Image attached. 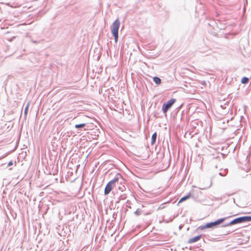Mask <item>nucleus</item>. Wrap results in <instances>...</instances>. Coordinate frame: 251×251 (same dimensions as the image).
<instances>
[{"label":"nucleus","instance_id":"obj_1","mask_svg":"<svg viewBox=\"0 0 251 251\" xmlns=\"http://www.w3.org/2000/svg\"><path fill=\"white\" fill-rule=\"evenodd\" d=\"M229 217H224L222 218L219 219L214 222H211L209 223H207L204 225L201 226L199 227V229L200 230H204L207 228H212L213 229L214 228H216L219 226V225L223 224L226 219H227Z\"/></svg>","mask_w":251,"mask_h":251},{"label":"nucleus","instance_id":"obj_2","mask_svg":"<svg viewBox=\"0 0 251 251\" xmlns=\"http://www.w3.org/2000/svg\"><path fill=\"white\" fill-rule=\"evenodd\" d=\"M120 25V22L118 20H115L112 25L111 32L114 37V40L116 43L118 39V30Z\"/></svg>","mask_w":251,"mask_h":251},{"label":"nucleus","instance_id":"obj_3","mask_svg":"<svg viewBox=\"0 0 251 251\" xmlns=\"http://www.w3.org/2000/svg\"><path fill=\"white\" fill-rule=\"evenodd\" d=\"M241 223H244V217H239L236 218H235L231 221H230L229 223L227 224H226L224 225H223L221 227H225L228 226H230L232 225L238 224H241Z\"/></svg>","mask_w":251,"mask_h":251},{"label":"nucleus","instance_id":"obj_4","mask_svg":"<svg viewBox=\"0 0 251 251\" xmlns=\"http://www.w3.org/2000/svg\"><path fill=\"white\" fill-rule=\"evenodd\" d=\"M176 101L175 99H171L168 101L166 103H164L162 107V110H168L170 108L171 106L175 103Z\"/></svg>","mask_w":251,"mask_h":251},{"label":"nucleus","instance_id":"obj_5","mask_svg":"<svg viewBox=\"0 0 251 251\" xmlns=\"http://www.w3.org/2000/svg\"><path fill=\"white\" fill-rule=\"evenodd\" d=\"M112 182L109 181L108 183L106 184L104 194L105 195H108L112 190L113 187H114V185L111 184Z\"/></svg>","mask_w":251,"mask_h":251},{"label":"nucleus","instance_id":"obj_6","mask_svg":"<svg viewBox=\"0 0 251 251\" xmlns=\"http://www.w3.org/2000/svg\"><path fill=\"white\" fill-rule=\"evenodd\" d=\"M201 238V235H199L198 236H196L195 237H194L193 238H191L189 239L188 241V243L189 244H192L195 242H196L200 240V239Z\"/></svg>","mask_w":251,"mask_h":251},{"label":"nucleus","instance_id":"obj_7","mask_svg":"<svg viewBox=\"0 0 251 251\" xmlns=\"http://www.w3.org/2000/svg\"><path fill=\"white\" fill-rule=\"evenodd\" d=\"M121 177V175L118 173L116 174V176H115V177L112 179L110 181V182H112L111 184L112 185H115V183L116 182H118L119 179Z\"/></svg>","mask_w":251,"mask_h":251},{"label":"nucleus","instance_id":"obj_8","mask_svg":"<svg viewBox=\"0 0 251 251\" xmlns=\"http://www.w3.org/2000/svg\"><path fill=\"white\" fill-rule=\"evenodd\" d=\"M191 197V193L190 192L189 194H188L187 195L183 196L182 197L179 201H178V203H181L188 199H189Z\"/></svg>","mask_w":251,"mask_h":251},{"label":"nucleus","instance_id":"obj_9","mask_svg":"<svg viewBox=\"0 0 251 251\" xmlns=\"http://www.w3.org/2000/svg\"><path fill=\"white\" fill-rule=\"evenodd\" d=\"M157 133L156 132H154L151 136V145H153L156 141L157 139Z\"/></svg>","mask_w":251,"mask_h":251},{"label":"nucleus","instance_id":"obj_10","mask_svg":"<svg viewBox=\"0 0 251 251\" xmlns=\"http://www.w3.org/2000/svg\"><path fill=\"white\" fill-rule=\"evenodd\" d=\"M85 126H86V124L82 123V124L75 125V127L76 129H79V128L84 127Z\"/></svg>","mask_w":251,"mask_h":251},{"label":"nucleus","instance_id":"obj_11","mask_svg":"<svg viewBox=\"0 0 251 251\" xmlns=\"http://www.w3.org/2000/svg\"><path fill=\"white\" fill-rule=\"evenodd\" d=\"M153 81L156 84H160L161 82V79L155 76L153 78Z\"/></svg>","mask_w":251,"mask_h":251},{"label":"nucleus","instance_id":"obj_12","mask_svg":"<svg viewBox=\"0 0 251 251\" xmlns=\"http://www.w3.org/2000/svg\"><path fill=\"white\" fill-rule=\"evenodd\" d=\"M191 193V197H194L195 195H197V197H198V194H201V191H198L197 190H192L190 192Z\"/></svg>","mask_w":251,"mask_h":251},{"label":"nucleus","instance_id":"obj_13","mask_svg":"<svg viewBox=\"0 0 251 251\" xmlns=\"http://www.w3.org/2000/svg\"><path fill=\"white\" fill-rule=\"evenodd\" d=\"M243 217L244 223L251 222V216H244Z\"/></svg>","mask_w":251,"mask_h":251},{"label":"nucleus","instance_id":"obj_14","mask_svg":"<svg viewBox=\"0 0 251 251\" xmlns=\"http://www.w3.org/2000/svg\"><path fill=\"white\" fill-rule=\"evenodd\" d=\"M249 81V79L248 77H243L241 79V83L243 84H246Z\"/></svg>","mask_w":251,"mask_h":251},{"label":"nucleus","instance_id":"obj_15","mask_svg":"<svg viewBox=\"0 0 251 251\" xmlns=\"http://www.w3.org/2000/svg\"><path fill=\"white\" fill-rule=\"evenodd\" d=\"M142 213V211L141 210H140L139 208H138L135 212L134 214H135L136 216H139Z\"/></svg>","mask_w":251,"mask_h":251},{"label":"nucleus","instance_id":"obj_16","mask_svg":"<svg viewBox=\"0 0 251 251\" xmlns=\"http://www.w3.org/2000/svg\"><path fill=\"white\" fill-rule=\"evenodd\" d=\"M13 164V161H9V163H8L7 166H12Z\"/></svg>","mask_w":251,"mask_h":251},{"label":"nucleus","instance_id":"obj_17","mask_svg":"<svg viewBox=\"0 0 251 251\" xmlns=\"http://www.w3.org/2000/svg\"><path fill=\"white\" fill-rule=\"evenodd\" d=\"M28 111H24V116H25V118H26V115L28 113Z\"/></svg>","mask_w":251,"mask_h":251},{"label":"nucleus","instance_id":"obj_18","mask_svg":"<svg viewBox=\"0 0 251 251\" xmlns=\"http://www.w3.org/2000/svg\"><path fill=\"white\" fill-rule=\"evenodd\" d=\"M163 111V114H164L165 115H166V112H167L168 111Z\"/></svg>","mask_w":251,"mask_h":251},{"label":"nucleus","instance_id":"obj_19","mask_svg":"<svg viewBox=\"0 0 251 251\" xmlns=\"http://www.w3.org/2000/svg\"><path fill=\"white\" fill-rule=\"evenodd\" d=\"M219 175L220 176H224L222 175V173H219Z\"/></svg>","mask_w":251,"mask_h":251},{"label":"nucleus","instance_id":"obj_20","mask_svg":"<svg viewBox=\"0 0 251 251\" xmlns=\"http://www.w3.org/2000/svg\"><path fill=\"white\" fill-rule=\"evenodd\" d=\"M223 111L224 112V114H226V111Z\"/></svg>","mask_w":251,"mask_h":251},{"label":"nucleus","instance_id":"obj_21","mask_svg":"<svg viewBox=\"0 0 251 251\" xmlns=\"http://www.w3.org/2000/svg\"><path fill=\"white\" fill-rule=\"evenodd\" d=\"M38 112H39V111H37V112L36 113V117L37 116L38 114Z\"/></svg>","mask_w":251,"mask_h":251},{"label":"nucleus","instance_id":"obj_22","mask_svg":"<svg viewBox=\"0 0 251 251\" xmlns=\"http://www.w3.org/2000/svg\"><path fill=\"white\" fill-rule=\"evenodd\" d=\"M215 112H216L215 113H214V114H215L216 113H218V111L217 110H216Z\"/></svg>","mask_w":251,"mask_h":251},{"label":"nucleus","instance_id":"obj_23","mask_svg":"<svg viewBox=\"0 0 251 251\" xmlns=\"http://www.w3.org/2000/svg\"><path fill=\"white\" fill-rule=\"evenodd\" d=\"M199 189H201V190H203L204 189V188H199Z\"/></svg>","mask_w":251,"mask_h":251},{"label":"nucleus","instance_id":"obj_24","mask_svg":"<svg viewBox=\"0 0 251 251\" xmlns=\"http://www.w3.org/2000/svg\"><path fill=\"white\" fill-rule=\"evenodd\" d=\"M119 113L120 114H122V112L121 111H119Z\"/></svg>","mask_w":251,"mask_h":251},{"label":"nucleus","instance_id":"obj_25","mask_svg":"<svg viewBox=\"0 0 251 251\" xmlns=\"http://www.w3.org/2000/svg\"><path fill=\"white\" fill-rule=\"evenodd\" d=\"M193 188H195V187H196V186H193Z\"/></svg>","mask_w":251,"mask_h":251},{"label":"nucleus","instance_id":"obj_26","mask_svg":"<svg viewBox=\"0 0 251 251\" xmlns=\"http://www.w3.org/2000/svg\"><path fill=\"white\" fill-rule=\"evenodd\" d=\"M211 185H212V183H210V185L208 187H209Z\"/></svg>","mask_w":251,"mask_h":251}]
</instances>
